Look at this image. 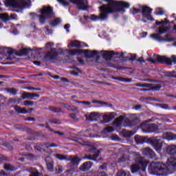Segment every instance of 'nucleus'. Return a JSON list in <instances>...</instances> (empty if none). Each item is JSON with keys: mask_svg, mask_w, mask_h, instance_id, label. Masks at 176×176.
<instances>
[{"mask_svg": "<svg viewBox=\"0 0 176 176\" xmlns=\"http://www.w3.org/2000/svg\"><path fill=\"white\" fill-rule=\"evenodd\" d=\"M104 2H107L108 4L102 5L99 8L100 14L96 16L95 14L91 15L89 19L91 21H105L108 19V14L109 13H124V8L128 9L130 8V4L124 1H116L115 0H103Z\"/></svg>", "mask_w": 176, "mask_h": 176, "instance_id": "f257e3e1", "label": "nucleus"}, {"mask_svg": "<svg viewBox=\"0 0 176 176\" xmlns=\"http://www.w3.org/2000/svg\"><path fill=\"white\" fill-rule=\"evenodd\" d=\"M167 166L160 162H152L150 166V168L153 171L158 173L157 176H167L170 174L171 170L176 171V158L171 157L168 159L166 162Z\"/></svg>", "mask_w": 176, "mask_h": 176, "instance_id": "f03ea898", "label": "nucleus"}, {"mask_svg": "<svg viewBox=\"0 0 176 176\" xmlns=\"http://www.w3.org/2000/svg\"><path fill=\"white\" fill-rule=\"evenodd\" d=\"M40 13L41 14V15H36L35 13H30V16L33 19L38 17L39 23L45 24L47 19H50V17L53 16V9H52V7L43 6L40 10Z\"/></svg>", "mask_w": 176, "mask_h": 176, "instance_id": "7ed1b4c3", "label": "nucleus"}, {"mask_svg": "<svg viewBox=\"0 0 176 176\" xmlns=\"http://www.w3.org/2000/svg\"><path fill=\"white\" fill-rule=\"evenodd\" d=\"M148 166V161L145 160L142 157H138L135 160V164H132L130 167L132 174L138 173L140 170L145 171V167Z\"/></svg>", "mask_w": 176, "mask_h": 176, "instance_id": "20e7f679", "label": "nucleus"}, {"mask_svg": "<svg viewBox=\"0 0 176 176\" xmlns=\"http://www.w3.org/2000/svg\"><path fill=\"white\" fill-rule=\"evenodd\" d=\"M58 2L63 5V6H69V3H74L77 5V8L81 10H86L89 6L87 4V0H57Z\"/></svg>", "mask_w": 176, "mask_h": 176, "instance_id": "39448f33", "label": "nucleus"}, {"mask_svg": "<svg viewBox=\"0 0 176 176\" xmlns=\"http://www.w3.org/2000/svg\"><path fill=\"white\" fill-rule=\"evenodd\" d=\"M65 53H67V54H69V56H76L78 54H82L83 53L85 54V57H94L95 56H97L98 54V51L94 50V51H90L89 50H65Z\"/></svg>", "mask_w": 176, "mask_h": 176, "instance_id": "423d86ee", "label": "nucleus"}, {"mask_svg": "<svg viewBox=\"0 0 176 176\" xmlns=\"http://www.w3.org/2000/svg\"><path fill=\"white\" fill-rule=\"evenodd\" d=\"M31 4L30 0H6V5L12 6V8H17L18 9H25L29 8Z\"/></svg>", "mask_w": 176, "mask_h": 176, "instance_id": "0eeeda50", "label": "nucleus"}, {"mask_svg": "<svg viewBox=\"0 0 176 176\" xmlns=\"http://www.w3.org/2000/svg\"><path fill=\"white\" fill-rule=\"evenodd\" d=\"M113 124L116 127H131V121L125 116H120L114 120Z\"/></svg>", "mask_w": 176, "mask_h": 176, "instance_id": "6e6552de", "label": "nucleus"}, {"mask_svg": "<svg viewBox=\"0 0 176 176\" xmlns=\"http://www.w3.org/2000/svg\"><path fill=\"white\" fill-rule=\"evenodd\" d=\"M148 142L152 145V146L158 153H160L163 145H166V143L162 141V138L160 137L149 138Z\"/></svg>", "mask_w": 176, "mask_h": 176, "instance_id": "1a4fd4ad", "label": "nucleus"}, {"mask_svg": "<svg viewBox=\"0 0 176 176\" xmlns=\"http://www.w3.org/2000/svg\"><path fill=\"white\" fill-rule=\"evenodd\" d=\"M54 46V43L52 42H49L45 45L46 49L51 50L45 54V60H48V61L54 60V58L57 57V51L56 50V49L53 48Z\"/></svg>", "mask_w": 176, "mask_h": 176, "instance_id": "9d476101", "label": "nucleus"}, {"mask_svg": "<svg viewBox=\"0 0 176 176\" xmlns=\"http://www.w3.org/2000/svg\"><path fill=\"white\" fill-rule=\"evenodd\" d=\"M157 58L158 61H160L162 64L165 63V64H167L168 65H172L173 63H174V64H176L175 55H173L170 58H167V56H162L157 55Z\"/></svg>", "mask_w": 176, "mask_h": 176, "instance_id": "9b49d317", "label": "nucleus"}, {"mask_svg": "<svg viewBox=\"0 0 176 176\" xmlns=\"http://www.w3.org/2000/svg\"><path fill=\"white\" fill-rule=\"evenodd\" d=\"M152 8L148 6H142V13L143 19H146L149 21H154L155 19L152 17Z\"/></svg>", "mask_w": 176, "mask_h": 176, "instance_id": "f8f14e48", "label": "nucleus"}, {"mask_svg": "<svg viewBox=\"0 0 176 176\" xmlns=\"http://www.w3.org/2000/svg\"><path fill=\"white\" fill-rule=\"evenodd\" d=\"M168 30H169L168 27L160 26L158 28L157 32L159 33L152 34L150 35V37L152 38V39H154L155 41H162L160 39V34H166V32H167Z\"/></svg>", "mask_w": 176, "mask_h": 176, "instance_id": "ddd939ff", "label": "nucleus"}, {"mask_svg": "<svg viewBox=\"0 0 176 176\" xmlns=\"http://www.w3.org/2000/svg\"><path fill=\"white\" fill-rule=\"evenodd\" d=\"M100 117L101 115L97 112H92L86 115V119L87 120H89V122H97Z\"/></svg>", "mask_w": 176, "mask_h": 176, "instance_id": "4468645a", "label": "nucleus"}, {"mask_svg": "<svg viewBox=\"0 0 176 176\" xmlns=\"http://www.w3.org/2000/svg\"><path fill=\"white\" fill-rule=\"evenodd\" d=\"M35 97L39 98V94L30 92H23L22 94V100H36Z\"/></svg>", "mask_w": 176, "mask_h": 176, "instance_id": "2eb2a0df", "label": "nucleus"}, {"mask_svg": "<svg viewBox=\"0 0 176 176\" xmlns=\"http://www.w3.org/2000/svg\"><path fill=\"white\" fill-rule=\"evenodd\" d=\"M87 45L85 43L80 42L79 41H72L69 44H68L67 47H86Z\"/></svg>", "mask_w": 176, "mask_h": 176, "instance_id": "dca6fc26", "label": "nucleus"}, {"mask_svg": "<svg viewBox=\"0 0 176 176\" xmlns=\"http://www.w3.org/2000/svg\"><path fill=\"white\" fill-rule=\"evenodd\" d=\"M142 153L144 156H148V157H150L151 159L156 156V154H155V152L153 151V150H152L149 147L142 149Z\"/></svg>", "mask_w": 176, "mask_h": 176, "instance_id": "f3484780", "label": "nucleus"}, {"mask_svg": "<svg viewBox=\"0 0 176 176\" xmlns=\"http://www.w3.org/2000/svg\"><path fill=\"white\" fill-rule=\"evenodd\" d=\"M70 164H69L71 170H76L78 168V166L79 165V157H73L70 159Z\"/></svg>", "mask_w": 176, "mask_h": 176, "instance_id": "a211bd4d", "label": "nucleus"}, {"mask_svg": "<svg viewBox=\"0 0 176 176\" xmlns=\"http://www.w3.org/2000/svg\"><path fill=\"white\" fill-rule=\"evenodd\" d=\"M37 146L40 148H37L38 151H41V149H45V148H57L58 146V144L56 143H50V142H47L44 144H40Z\"/></svg>", "mask_w": 176, "mask_h": 176, "instance_id": "6ab92c4d", "label": "nucleus"}, {"mask_svg": "<svg viewBox=\"0 0 176 176\" xmlns=\"http://www.w3.org/2000/svg\"><path fill=\"white\" fill-rule=\"evenodd\" d=\"M0 19L3 21H9L10 20H14L16 19V14H12L10 16L8 14H0Z\"/></svg>", "mask_w": 176, "mask_h": 176, "instance_id": "aec40b11", "label": "nucleus"}, {"mask_svg": "<svg viewBox=\"0 0 176 176\" xmlns=\"http://www.w3.org/2000/svg\"><path fill=\"white\" fill-rule=\"evenodd\" d=\"M45 162L47 163V168L50 173L54 171V168L53 166V160L50 159V157H45Z\"/></svg>", "mask_w": 176, "mask_h": 176, "instance_id": "412c9836", "label": "nucleus"}, {"mask_svg": "<svg viewBox=\"0 0 176 176\" xmlns=\"http://www.w3.org/2000/svg\"><path fill=\"white\" fill-rule=\"evenodd\" d=\"M162 138H164L165 140H167L168 141H173L174 140H176V134H174L170 132H167V133L163 134Z\"/></svg>", "mask_w": 176, "mask_h": 176, "instance_id": "4be33fe9", "label": "nucleus"}, {"mask_svg": "<svg viewBox=\"0 0 176 176\" xmlns=\"http://www.w3.org/2000/svg\"><path fill=\"white\" fill-rule=\"evenodd\" d=\"M115 118V113H107L103 116V120L105 123H109Z\"/></svg>", "mask_w": 176, "mask_h": 176, "instance_id": "5701e85b", "label": "nucleus"}, {"mask_svg": "<svg viewBox=\"0 0 176 176\" xmlns=\"http://www.w3.org/2000/svg\"><path fill=\"white\" fill-rule=\"evenodd\" d=\"M91 166H93V163L91 162H85L82 165L80 166V171H88L91 168Z\"/></svg>", "mask_w": 176, "mask_h": 176, "instance_id": "b1692460", "label": "nucleus"}, {"mask_svg": "<svg viewBox=\"0 0 176 176\" xmlns=\"http://www.w3.org/2000/svg\"><path fill=\"white\" fill-rule=\"evenodd\" d=\"M166 152L168 155H170V156H176V145L168 146Z\"/></svg>", "mask_w": 176, "mask_h": 176, "instance_id": "393cba45", "label": "nucleus"}, {"mask_svg": "<svg viewBox=\"0 0 176 176\" xmlns=\"http://www.w3.org/2000/svg\"><path fill=\"white\" fill-rule=\"evenodd\" d=\"M100 53L105 60H111L113 56V53H112V52L102 51Z\"/></svg>", "mask_w": 176, "mask_h": 176, "instance_id": "a878e982", "label": "nucleus"}, {"mask_svg": "<svg viewBox=\"0 0 176 176\" xmlns=\"http://www.w3.org/2000/svg\"><path fill=\"white\" fill-rule=\"evenodd\" d=\"M14 109L16 111L18 112V113H28V111H27V109H25V107L21 108L19 106H15Z\"/></svg>", "mask_w": 176, "mask_h": 176, "instance_id": "bb28decb", "label": "nucleus"}, {"mask_svg": "<svg viewBox=\"0 0 176 176\" xmlns=\"http://www.w3.org/2000/svg\"><path fill=\"white\" fill-rule=\"evenodd\" d=\"M122 134L125 138H130L132 135H134V133L131 131H127L126 129H122Z\"/></svg>", "mask_w": 176, "mask_h": 176, "instance_id": "cd10ccee", "label": "nucleus"}, {"mask_svg": "<svg viewBox=\"0 0 176 176\" xmlns=\"http://www.w3.org/2000/svg\"><path fill=\"white\" fill-rule=\"evenodd\" d=\"M112 79L115 80H120V82H128L129 83L133 82L131 78H124L123 77H113Z\"/></svg>", "mask_w": 176, "mask_h": 176, "instance_id": "c85d7f7f", "label": "nucleus"}, {"mask_svg": "<svg viewBox=\"0 0 176 176\" xmlns=\"http://www.w3.org/2000/svg\"><path fill=\"white\" fill-rule=\"evenodd\" d=\"M148 130L150 133H155L157 130H159V126L155 124H151L148 126Z\"/></svg>", "mask_w": 176, "mask_h": 176, "instance_id": "c756f323", "label": "nucleus"}, {"mask_svg": "<svg viewBox=\"0 0 176 176\" xmlns=\"http://www.w3.org/2000/svg\"><path fill=\"white\" fill-rule=\"evenodd\" d=\"M117 176H131L130 172L127 170H119L117 173Z\"/></svg>", "mask_w": 176, "mask_h": 176, "instance_id": "7c9ffc66", "label": "nucleus"}, {"mask_svg": "<svg viewBox=\"0 0 176 176\" xmlns=\"http://www.w3.org/2000/svg\"><path fill=\"white\" fill-rule=\"evenodd\" d=\"M60 23H61V19H60V18H56L54 21L50 23V24L52 27H57Z\"/></svg>", "mask_w": 176, "mask_h": 176, "instance_id": "2f4dec72", "label": "nucleus"}, {"mask_svg": "<svg viewBox=\"0 0 176 176\" xmlns=\"http://www.w3.org/2000/svg\"><path fill=\"white\" fill-rule=\"evenodd\" d=\"M54 157L58 159V160H67V156L63 154H55Z\"/></svg>", "mask_w": 176, "mask_h": 176, "instance_id": "473e14b6", "label": "nucleus"}, {"mask_svg": "<svg viewBox=\"0 0 176 176\" xmlns=\"http://www.w3.org/2000/svg\"><path fill=\"white\" fill-rule=\"evenodd\" d=\"M135 141L137 144H142L144 142V139L140 135H136L135 137Z\"/></svg>", "mask_w": 176, "mask_h": 176, "instance_id": "72a5a7b5", "label": "nucleus"}, {"mask_svg": "<svg viewBox=\"0 0 176 176\" xmlns=\"http://www.w3.org/2000/svg\"><path fill=\"white\" fill-rule=\"evenodd\" d=\"M31 49H28V48H23L21 50V56H26V54H28V53H30V52H31Z\"/></svg>", "mask_w": 176, "mask_h": 176, "instance_id": "f704fd0d", "label": "nucleus"}, {"mask_svg": "<svg viewBox=\"0 0 176 176\" xmlns=\"http://www.w3.org/2000/svg\"><path fill=\"white\" fill-rule=\"evenodd\" d=\"M162 89V85L160 84L155 85L154 86H151V90H155V91H159Z\"/></svg>", "mask_w": 176, "mask_h": 176, "instance_id": "c9c22d12", "label": "nucleus"}, {"mask_svg": "<svg viewBox=\"0 0 176 176\" xmlns=\"http://www.w3.org/2000/svg\"><path fill=\"white\" fill-rule=\"evenodd\" d=\"M135 86H136L137 87H151V86H152V84H135Z\"/></svg>", "mask_w": 176, "mask_h": 176, "instance_id": "e433bc0d", "label": "nucleus"}, {"mask_svg": "<svg viewBox=\"0 0 176 176\" xmlns=\"http://www.w3.org/2000/svg\"><path fill=\"white\" fill-rule=\"evenodd\" d=\"M8 93H10V94H13L14 96H16L17 94V89L14 88H10L7 89Z\"/></svg>", "mask_w": 176, "mask_h": 176, "instance_id": "4c0bfd02", "label": "nucleus"}, {"mask_svg": "<svg viewBox=\"0 0 176 176\" xmlns=\"http://www.w3.org/2000/svg\"><path fill=\"white\" fill-rule=\"evenodd\" d=\"M154 56H155V58L157 60L149 58V59H147V61H150L151 64H156L157 61L160 63V61H159V60L157 59V55H156V54H154Z\"/></svg>", "mask_w": 176, "mask_h": 176, "instance_id": "58836bf2", "label": "nucleus"}, {"mask_svg": "<svg viewBox=\"0 0 176 176\" xmlns=\"http://www.w3.org/2000/svg\"><path fill=\"white\" fill-rule=\"evenodd\" d=\"M126 160H129V157L127 155H124L121 158L118 160L119 163H122L123 162H126Z\"/></svg>", "mask_w": 176, "mask_h": 176, "instance_id": "ea45409f", "label": "nucleus"}, {"mask_svg": "<svg viewBox=\"0 0 176 176\" xmlns=\"http://www.w3.org/2000/svg\"><path fill=\"white\" fill-rule=\"evenodd\" d=\"M156 14L162 16V14H164V10L162 8H157Z\"/></svg>", "mask_w": 176, "mask_h": 176, "instance_id": "a19ab883", "label": "nucleus"}, {"mask_svg": "<svg viewBox=\"0 0 176 176\" xmlns=\"http://www.w3.org/2000/svg\"><path fill=\"white\" fill-rule=\"evenodd\" d=\"M23 105L25 107H30L34 105V102L30 100H25L23 102Z\"/></svg>", "mask_w": 176, "mask_h": 176, "instance_id": "79ce46f5", "label": "nucleus"}, {"mask_svg": "<svg viewBox=\"0 0 176 176\" xmlns=\"http://www.w3.org/2000/svg\"><path fill=\"white\" fill-rule=\"evenodd\" d=\"M115 130L112 126H107L104 129V133H112Z\"/></svg>", "mask_w": 176, "mask_h": 176, "instance_id": "37998d69", "label": "nucleus"}, {"mask_svg": "<svg viewBox=\"0 0 176 176\" xmlns=\"http://www.w3.org/2000/svg\"><path fill=\"white\" fill-rule=\"evenodd\" d=\"M63 166L61 165H58L56 167V173H58V174H60V173H63Z\"/></svg>", "mask_w": 176, "mask_h": 176, "instance_id": "c03bdc74", "label": "nucleus"}, {"mask_svg": "<svg viewBox=\"0 0 176 176\" xmlns=\"http://www.w3.org/2000/svg\"><path fill=\"white\" fill-rule=\"evenodd\" d=\"M44 31H45V34H47V35L52 34V32H53L51 30L49 29V27H47V26H46L45 28Z\"/></svg>", "mask_w": 176, "mask_h": 176, "instance_id": "a18cd8bd", "label": "nucleus"}, {"mask_svg": "<svg viewBox=\"0 0 176 176\" xmlns=\"http://www.w3.org/2000/svg\"><path fill=\"white\" fill-rule=\"evenodd\" d=\"M4 168H5V170H8L9 171L13 170V168L10 164H6L4 166Z\"/></svg>", "mask_w": 176, "mask_h": 176, "instance_id": "49530a36", "label": "nucleus"}, {"mask_svg": "<svg viewBox=\"0 0 176 176\" xmlns=\"http://www.w3.org/2000/svg\"><path fill=\"white\" fill-rule=\"evenodd\" d=\"M160 107L162 109H170V107L168 106V104H162L160 105Z\"/></svg>", "mask_w": 176, "mask_h": 176, "instance_id": "de8ad7c7", "label": "nucleus"}, {"mask_svg": "<svg viewBox=\"0 0 176 176\" xmlns=\"http://www.w3.org/2000/svg\"><path fill=\"white\" fill-rule=\"evenodd\" d=\"M98 156H100V153L99 152L96 153L95 154H94L92 155L93 159H94V160H92L94 162H96V160H97V158L98 157Z\"/></svg>", "mask_w": 176, "mask_h": 176, "instance_id": "09e8293b", "label": "nucleus"}, {"mask_svg": "<svg viewBox=\"0 0 176 176\" xmlns=\"http://www.w3.org/2000/svg\"><path fill=\"white\" fill-rule=\"evenodd\" d=\"M50 111L57 113V112H60V111L61 110L59 108L50 107Z\"/></svg>", "mask_w": 176, "mask_h": 176, "instance_id": "8fccbe9b", "label": "nucleus"}, {"mask_svg": "<svg viewBox=\"0 0 176 176\" xmlns=\"http://www.w3.org/2000/svg\"><path fill=\"white\" fill-rule=\"evenodd\" d=\"M51 123H54V124H61V121L56 119H54L51 120Z\"/></svg>", "mask_w": 176, "mask_h": 176, "instance_id": "3c124183", "label": "nucleus"}, {"mask_svg": "<svg viewBox=\"0 0 176 176\" xmlns=\"http://www.w3.org/2000/svg\"><path fill=\"white\" fill-rule=\"evenodd\" d=\"M30 176H42V174L38 173L36 170H34Z\"/></svg>", "mask_w": 176, "mask_h": 176, "instance_id": "603ef678", "label": "nucleus"}, {"mask_svg": "<svg viewBox=\"0 0 176 176\" xmlns=\"http://www.w3.org/2000/svg\"><path fill=\"white\" fill-rule=\"evenodd\" d=\"M64 107L66 108V109H68V111H72V105L66 104Z\"/></svg>", "mask_w": 176, "mask_h": 176, "instance_id": "864d4df0", "label": "nucleus"}, {"mask_svg": "<svg viewBox=\"0 0 176 176\" xmlns=\"http://www.w3.org/2000/svg\"><path fill=\"white\" fill-rule=\"evenodd\" d=\"M117 54H119V58H127V56H126L124 54V53H121V54H119V53H117Z\"/></svg>", "mask_w": 176, "mask_h": 176, "instance_id": "5fc2aeb1", "label": "nucleus"}, {"mask_svg": "<svg viewBox=\"0 0 176 176\" xmlns=\"http://www.w3.org/2000/svg\"><path fill=\"white\" fill-rule=\"evenodd\" d=\"M70 118H72L73 120H78V118L76 117V114L75 113L70 114Z\"/></svg>", "mask_w": 176, "mask_h": 176, "instance_id": "6e6d98bb", "label": "nucleus"}, {"mask_svg": "<svg viewBox=\"0 0 176 176\" xmlns=\"http://www.w3.org/2000/svg\"><path fill=\"white\" fill-rule=\"evenodd\" d=\"M78 104H84V105H90V102H87V101H79L78 102Z\"/></svg>", "mask_w": 176, "mask_h": 176, "instance_id": "4d7b16f0", "label": "nucleus"}, {"mask_svg": "<svg viewBox=\"0 0 176 176\" xmlns=\"http://www.w3.org/2000/svg\"><path fill=\"white\" fill-rule=\"evenodd\" d=\"M100 170H107V164H103L102 165L99 166Z\"/></svg>", "mask_w": 176, "mask_h": 176, "instance_id": "13d9d810", "label": "nucleus"}, {"mask_svg": "<svg viewBox=\"0 0 176 176\" xmlns=\"http://www.w3.org/2000/svg\"><path fill=\"white\" fill-rule=\"evenodd\" d=\"M85 159H87V160H94V159H93V155H86Z\"/></svg>", "mask_w": 176, "mask_h": 176, "instance_id": "bf43d9fd", "label": "nucleus"}, {"mask_svg": "<svg viewBox=\"0 0 176 176\" xmlns=\"http://www.w3.org/2000/svg\"><path fill=\"white\" fill-rule=\"evenodd\" d=\"M27 89H28V90H38V91H41V88H35V87H29Z\"/></svg>", "mask_w": 176, "mask_h": 176, "instance_id": "052dcab7", "label": "nucleus"}, {"mask_svg": "<svg viewBox=\"0 0 176 176\" xmlns=\"http://www.w3.org/2000/svg\"><path fill=\"white\" fill-rule=\"evenodd\" d=\"M140 10L133 8V11H132V14H135V13H140Z\"/></svg>", "mask_w": 176, "mask_h": 176, "instance_id": "680f3d73", "label": "nucleus"}, {"mask_svg": "<svg viewBox=\"0 0 176 176\" xmlns=\"http://www.w3.org/2000/svg\"><path fill=\"white\" fill-rule=\"evenodd\" d=\"M65 30H67V32H69V30H68L69 28V24H67L64 26Z\"/></svg>", "mask_w": 176, "mask_h": 176, "instance_id": "e2e57ef3", "label": "nucleus"}, {"mask_svg": "<svg viewBox=\"0 0 176 176\" xmlns=\"http://www.w3.org/2000/svg\"><path fill=\"white\" fill-rule=\"evenodd\" d=\"M33 63L34 64V65H41V62L38 60L34 61Z\"/></svg>", "mask_w": 176, "mask_h": 176, "instance_id": "0e129e2a", "label": "nucleus"}, {"mask_svg": "<svg viewBox=\"0 0 176 176\" xmlns=\"http://www.w3.org/2000/svg\"><path fill=\"white\" fill-rule=\"evenodd\" d=\"M138 61L141 63H145V60H144V58L142 57L140 58Z\"/></svg>", "mask_w": 176, "mask_h": 176, "instance_id": "69168bd1", "label": "nucleus"}, {"mask_svg": "<svg viewBox=\"0 0 176 176\" xmlns=\"http://www.w3.org/2000/svg\"><path fill=\"white\" fill-rule=\"evenodd\" d=\"M89 152H91V153H94V152H96V148L92 147L90 150Z\"/></svg>", "mask_w": 176, "mask_h": 176, "instance_id": "338daca9", "label": "nucleus"}, {"mask_svg": "<svg viewBox=\"0 0 176 176\" xmlns=\"http://www.w3.org/2000/svg\"><path fill=\"white\" fill-rule=\"evenodd\" d=\"M70 74L72 75H74V76H78V73H76L75 71H72Z\"/></svg>", "mask_w": 176, "mask_h": 176, "instance_id": "774afa93", "label": "nucleus"}]
</instances>
